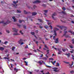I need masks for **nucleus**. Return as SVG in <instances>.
Wrapping results in <instances>:
<instances>
[{"mask_svg": "<svg viewBox=\"0 0 74 74\" xmlns=\"http://www.w3.org/2000/svg\"><path fill=\"white\" fill-rule=\"evenodd\" d=\"M57 27H59L61 29V30L63 29H64V34L63 35V36H65L66 37L68 38H70V37L69 36V35H66V34H67V32L66 31H65V30H66V29H67V27H66L65 26H60V25H57Z\"/></svg>", "mask_w": 74, "mask_h": 74, "instance_id": "obj_1", "label": "nucleus"}, {"mask_svg": "<svg viewBox=\"0 0 74 74\" xmlns=\"http://www.w3.org/2000/svg\"><path fill=\"white\" fill-rule=\"evenodd\" d=\"M59 29L57 28H54V29L53 30L54 31V35L56 36H57V34H56V30H58Z\"/></svg>", "mask_w": 74, "mask_h": 74, "instance_id": "obj_2", "label": "nucleus"}, {"mask_svg": "<svg viewBox=\"0 0 74 74\" xmlns=\"http://www.w3.org/2000/svg\"><path fill=\"white\" fill-rule=\"evenodd\" d=\"M18 42L19 44H21V45H22V44H24V42H23V40L21 39H20V40L18 41Z\"/></svg>", "mask_w": 74, "mask_h": 74, "instance_id": "obj_3", "label": "nucleus"}, {"mask_svg": "<svg viewBox=\"0 0 74 74\" xmlns=\"http://www.w3.org/2000/svg\"><path fill=\"white\" fill-rule=\"evenodd\" d=\"M57 50H58V55H61V53H62V51H61V49H57Z\"/></svg>", "mask_w": 74, "mask_h": 74, "instance_id": "obj_4", "label": "nucleus"}, {"mask_svg": "<svg viewBox=\"0 0 74 74\" xmlns=\"http://www.w3.org/2000/svg\"><path fill=\"white\" fill-rule=\"evenodd\" d=\"M37 63L40 64V66H41L42 64V63H44V61L42 60H40Z\"/></svg>", "mask_w": 74, "mask_h": 74, "instance_id": "obj_5", "label": "nucleus"}, {"mask_svg": "<svg viewBox=\"0 0 74 74\" xmlns=\"http://www.w3.org/2000/svg\"><path fill=\"white\" fill-rule=\"evenodd\" d=\"M0 23H3L5 25H7L8 24V21L6 22L5 23L4 22V21H0Z\"/></svg>", "mask_w": 74, "mask_h": 74, "instance_id": "obj_6", "label": "nucleus"}, {"mask_svg": "<svg viewBox=\"0 0 74 74\" xmlns=\"http://www.w3.org/2000/svg\"><path fill=\"white\" fill-rule=\"evenodd\" d=\"M41 3V1L39 0H36V1H34L33 2V3Z\"/></svg>", "mask_w": 74, "mask_h": 74, "instance_id": "obj_7", "label": "nucleus"}, {"mask_svg": "<svg viewBox=\"0 0 74 74\" xmlns=\"http://www.w3.org/2000/svg\"><path fill=\"white\" fill-rule=\"evenodd\" d=\"M13 30H14V32L17 33H18V29H16V28H13Z\"/></svg>", "mask_w": 74, "mask_h": 74, "instance_id": "obj_8", "label": "nucleus"}, {"mask_svg": "<svg viewBox=\"0 0 74 74\" xmlns=\"http://www.w3.org/2000/svg\"><path fill=\"white\" fill-rule=\"evenodd\" d=\"M72 64H69V68H72L73 67V66H73V64H74V62L73 61L72 62Z\"/></svg>", "mask_w": 74, "mask_h": 74, "instance_id": "obj_9", "label": "nucleus"}, {"mask_svg": "<svg viewBox=\"0 0 74 74\" xmlns=\"http://www.w3.org/2000/svg\"><path fill=\"white\" fill-rule=\"evenodd\" d=\"M47 54L45 55V56H46V57H47V58H48V56H47V54H49V50H47Z\"/></svg>", "mask_w": 74, "mask_h": 74, "instance_id": "obj_10", "label": "nucleus"}, {"mask_svg": "<svg viewBox=\"0 0 74 74\" xmlns=\"http://www.w3.org/2000/svg\"><path fill=\"white\" fill-rule=\"evenodd\" d=\"M59 41V38H57L55 39V40L54 41L55 43H58Z\"/></svg>", "mask_w": 74, "mask_h": 74, "instance_id": "obj_11", "label": "nucleus"}, {"mask_svg": "<svg viewBox=\"0 0 74 74\" xmlns=\"http://www.w3.org/2000/svg\"><path fill=\"white\" fill-rule=\"evenodd\" d=\"M56 15V13H54V14H52V17L54 20H55V18H54L53 16H55Z\"/></svg>", "mask_w": 74, "mask_h": 74, "instance_id": "obj_12", "label": "nucleus"}, {"mask_svg": "<svg viewBox=\"0 0 74 74\" xmlns=\"http://www.w3.org/2000/svg\"><path fill=\"white\" fill-rule=\"evenodd\" d=\"M24 12L25 14H30V12H27L25 10L24 11Z\"/></svg>", "mask_w": 74, "mask_h": 74, "instance_id": "obj_13", "label": "nucleus"}, {"mask_svg": "<svg viewBox=\"0 0 74 74\" xmlns=\"http://www.w3.org/2000/svg\"><path fill=\"white\" fill-rule=\"evenodd\" d=\"M32 14L33 16H35V15H36V14H37V13L36 12H33L32 13Z\"/></svg>", "mask_w": 74, "mask_h": 74, "instance_id": "obj_14", "label": "nucleus"}, {"mask_svg": "<svg viewBox=\"0 0 74 74\" xmlns=\"http://www.w3.org/2000/svg\"><path fill=\"white\" fill-rule=\"evenodd\" d=\"M62 50L63 51V52H65V51H68V49H62Z\"/></svg>", "mask_w": 74, "mask_h": 74, "instance_id": "obj_15", "label": "nucleus"}, {"mask_svg": "<svg viewBox=\"0 0 74 74\" xmlns=\"http://www.w3.org/2000/svg\"><path fill=\"white\" fill-rule=\"evenodd\" d=\"M12 18L14 19V22H16V19L15 18V16L12 17Z\"/></svg>", "mask_w": 74, "mask_h": 74, "instance_id": "obj_16", "label": "nucleus"}, {"mask_svg": "<svg viewBox=\"0 0 74 74\" xmlns=\"http://www.w3.org/2000/svg\"><path fill=\"white\" fill-rule=\"evenodd\" d=\"M4 50V48L3 47H0V50L1 51H3Z\"/></svg>", "mask_w": 74, "mask_h": 74, "instance_id": "obj_17", "label": "nucleus"}, {"mask_svg": "<svg viewBox=\"0 0 74 74\" xmlns=\"http://www.w3.org/2000/svg\"><path fill=\"white\" fill-rule=\"evenodd\" d=\"M43 11H44V12H45L44 15H46L47 14L46 13H47V12H48V10H44Z\"/></svg>", "mask_w": 74, "mask_h": 74, "instance_id": "obj_18", "label": "nucleus"}, {"mask_svg": "<svg viewBox=\"0 0 74 74\" xmlns=\"http://www.w3.org/2000/svg\"><path fill=\"white\" fill-rule=\"evenodd\" d=\"M14 70L16 71V72H18L19 71V69H16V68H14Z\"/></svg>", "mask_w": 74, "mask_h": 74, "instance_id": "obj_19", "label": "nucleus"}, {"mask_svg": "<svg viewBox=\"0 0 74 74\" xmlns=\"http://www.w3.org/2000/svg\"><path fill=\"white\" fill-rule=\"evenodd\" d=\"M38 21H39L40 22H42V20L41 19L38 18Z\"/></svg>", "mask_w": 74, "mask_h": 74, "instance_id": "obj_20", "label": "nucleus"}, {"mask_svg": "<svg viewBox=\"0 0 74 74\" xmlns=\"http://www.w3.org/2000/svg\"><path fill=\"white\" fill-rule=\"evenodd\" d=\"M62 14H63L64 15H67V14L66 13V12L62 11Z\"/></svg>", "mask_w": 74, "mask_h": 74, "instance_id": "obj_21", "label": "nucleus"}, {"mask_svg": "<svg viewBox=\"0 0 74 74\" xmlns=\"http://www.w3.org/2000/svg\"><path fill=\"white\" fill-rule=\"evenodd\" d=\"M51 62L52 63V64H53V65H54L55 64L54 63H56V61H55L53 62V61H51Z\"/></svg>", "mask_w": 74, "mask_h": 74, "instance_id": "obj_22", "label": "nucleus"}, {"mask_svg": "<svg viewBox=\"0 0 74 74\" xmlns=\"http://www.w3.org/2000/svg\"><path fill=\"white\" fill-rule=\"evenodd\" d=\"M68 32H70L72 34H73V35H74V32H72L71 31H68Z\"/></svg>", "mask_w": 74, "mask_h": 74, "instance_id": "obj_23", "label": "nucleus"}, {"mask_svg": "<svg viewBox=\"0 0 74 74\" xmlns=\"http://www.w3.org/2000/svg\"><path fill=\"white\" fill-rule=\"evenodd\" d=\"M13 36H19V35H20V34H19L14 33L13 34Z\"/></svg>", "mask_w": 74, "mask_h": 74, "instance_id": "obj_24", "label": "nucleus"}, {"mask_svg": "<svg viewBox=\"0 0 74 74\" xmlns=\"http://www.w3.org/2000/svg\"><path fill=\"white\" fill-rule=\"evenodd\" d=\"M65 55H67L68 57H70V53H66Z\"/></svg>", "mask_w": 74, "mask_h": 74, "instance_id": "obj_25", "label": "nucleus"}, {"mask_svg": "<svg viewBox=\"0 0 74 74\" xmlns=\"http://www.w3.org/2000/svg\"><path fill=\"white\" fill-rule=\"evenodd\" d=\"M56 64V66H57V67H59V66H60V64H59V63H57Z\"/></svg>", "mask_w": 74, "mask_h": 74, "instance_id": "obj_26", "label": "nucleus"}, {"mask_svg": "<svg viewBox=\"0 0 74 74\" xmlns=\"http://www.w3.org/2000/svg\"><path fill=\"white\" fill-rule=\"evenodd\" d=\"M43 60H47V58L46 57H43L42 58Z\"/></svg>", "mask_w": 74, "mask_h": 74, "instance_id": "obj_27", "label": "nucleus"}, {"mask_svg": "<svg viewBox=\"0 0 74 74\" xmlns=\"http://www.w3.org/2000/svg\"><path fill=\"white\" fill-rule=\"evenodd\" d=\"M23 21H24L23 20H19V23H22V22H23Z\"/></svg>", "mask_w": 74, "mask_h": 74, "instance_id": "obj_28", "label": "nucleus"}, {"mask_svg": "<svg viewBox=\"0 0 74 74\" xmlns=\"http://www.w3.org/2000/svg\"><path fill=\"white\" fill-rule=\"evenodd\" d=\"M49 26H47V25H45V28H46V29H48V28Z\"/></svg>", "mask_w": 74, "mask_h": 74, "instance_id": "obj_29", "label": "nucleus"}, {"mask_svg": "<svg viewBox=\"0 0 74 74\" xmlns=\"http://www.w3.org/2000/svg\"><path fill=\"white\" fill-rule=\"evenodd\" d=\"M24 62L25 63H26L25 64L26 66H27V65H28V64H27V63H28V62H26V61H25Z\"/></svg>", "mask_w": 74, "mask_h": 74, "instance_id": "obj_30", "label": "nucleus"}, {"mask_svg": "<svg viewBox=\"0 0 74 74\" xmlns=\"http://www.w3.org/2000/svg\"><path fill=\"white\" fill-rule=\"evenodd\" d=\"M53 71H54V72H58L59 71V70H56V69H54L53 70Z\"/></svg>", "mask_w": 74, "mask_h": 74, "instance_id": "obj_31", "label": "nucleus"}, {"mask_svg": "<svg viewBox=\"0 0 74 74\" xmlns=\"http://www.w3.org/2000/svg\"><path fill=\"white\" fill-rule=\"evenodd\" d=\"M45 48H46L47 49H49L48 48V47H47V45H45Z\"/></svg>", "mask_w": 74, "mask_h": 74, "instance_id": "obj_32", "label": "nucleus"}, {"mask_svg": "<svg viewBox=\"0 0 74 74\" xmlns=\"http://www.w3.org/2000/svg\"><path fill=\"white\" fill-rule=\"evenodd\" d=\"M31 34H32V35H34V34H35V33H34V32H31Z\"/></svg>", "mask_w": 74, "mask_h": 74, "instance_id": "obj_33", "label": "nucleus"}, {"mask_svg": "<svg viewBox=\"0 0 74 74\" xmlns=\"http://www.w3.org/2000/svg\"><path fill=\"white\" fill-rule=\"evenodd\" d=\"M17 13H21V11L19 10H17Z\"/></svg>", "mask_w": 74, "mask_h": 74, "instance_id": "obj_34", "label": "nucleus"}, {"mask_svg": "<svg viewBox=\"0 0 74 74\" xmlns=\"http://www.w3.org/2000/svg\"><path fill=\"white\" fill-rule=\"evenodd\" d=\"M52 48H54L55 50H57V48H55V46H52Z\"/></svg>", "mask_w": 74, "mask_h": 74, "instance_id": "obj_35", "label": "nucleus"}, {"mask_svg": "<svg viewBox=\"0 0 74 74\" xmlns=\"http://www.w3.org/2000/svg\"><path fill=\"white\" fill-rule=\"evenodd\" d=\"M13 3H14V4H16L17 3H18V1H17L16 2H15V1H13Z\"/></svg>", "mask_w": 74, "mask_h": 74, "instance_id": "obj_36", "label": "nucleus"}, {"mask_svg": "<svg viewBox=\"0 0 74 74\" xmlns=\"http://www.w3.org/2000/svg\"><path fill=\"white\" fill-rule=\"evenodd\" d=\"M42 7H46V5L45 4H43L42 5Z\"/></svg>", "mask_w": 74, "mask_h": 74, "instance_id": "obj_37", "label": "nucleus"}, {"mask_svg": "<svg viewBox=\"0 0 74 74\" xmlns=\"http://www.w3.org/2000/svg\"><path fill=\"white\" fill-rule=\"evenodd\" d=\"M33 40L35 42H36V44H38V41H36V40H35V39H34Z\"/></svg>", "mask_w": 74, "mask_h": 74, "instance_id": "obj_38", "label": "nucleus"}, {"mask_svg": "<svg viewBox=\"0 0 74 74\" xmlns=\"http://www.w3.org/2000/svg\"><path fill=\"white\" fill-rule=\"evenodd\" d=\"M37 8V6H36L35 5H34L33 6V8H34V9H35V8Z\"/></svg>", "mask_w": 74, "mask_h": 74, "instance_id": "obj_39", "label": "nucleus"}, {"mask_svg": "<svg viewBox=\"0 0 74 74\" xmlns=\"http://www.w3.org/2000/svg\"><path fill=\"white\" fill-rule=\"evenodd\" d=\"M62 9L63 10H64V11H65V10H66V9L65 8L63 7V8H62Z\"/></svg>", "mask_w": 74, "mask_h": 74, "instance_id": "obj_40", "label": "nucleus"}, {"mask_svg": "<svg viewBox=\"0 0 74 74\" xmlns=\"http://www.w3.org/2000/svg\"><path fill=\"white\" fill-rule=\"evenodd\" d=\"M69 47L71 49H73V46H70Z\"/></svg>", "mask_w": 74, "mask_h": 74, "instance_id": "obj_41", "label": "nucleus"}, {"mask_svg": "<svg viewBox=\"0 0 74 74\" xmlns=\"http://www.w3.org/2000/svg\"><path fill=\"white\" fill-rule=\"evenodd\" d=\"M70 72L71 74H73V73H74V71H70Z\"/></svg>", "mask_w": 74, "mask_h": 74, "instance_id": "obj_42", "label": "nucleus"}, {"mask_svg": "<svg viewBox=\"0 0 74 74\" xmlns=\"http://www.w3.org/2000/svg\"><path fill=\"white\" fill-rule=\"evenodd\" d=\"M7 43H8V42L7 41H6L4 43H3L4 44H6Z\"/></svg>", "mask_w": 74, "mask_h": 74, "instance_id": "obj_43", "label": "nucleus"}, {"mask_svg": "<svg viewBox=\"0 0 74 74\" xmlns=\"http://www.w3.org/2000/svg\"><path fill=\"white\" fill-rule=\"evenodd\" d=\"M72 59L73 60H74V56L72 55Z\"/></svg>", "mask_w": 74, "mask_h": 74, "instance_id": "obj_44", "label": "nucleus"}, {"mask_svg": "<svg viewBox=\"0 0 74 74\" xmlns=\"http://www.w3.org/2000/svg\"><path fill=\"white\" fill-rule=\"evenodd\" d=\"M15 47H13L12 49V51H14V49H15Z\"/></svg>", "mask_w": 74, "mask_h": 74, "instance_id": "obj_45", "label": "nucleus"}, {"mask_svg": "<svg viewBox=\"0 0 74 74\" xmlns=\"http://www.w3.org/2000/svg\"><path fill=\"white\" fill-rule=\"evenodd\" d=\"M49 27L50 28V29H52V26L51 25H50Z\"/></svg>", "mask_w": 74, "mask_h": 74, "instance_id": "obj_46", "label": "nucleus"}, {"mask_svg": "<svg viewBox=\"0 0 74 74\" xmlns=\"http://www.w3.org/2000/svg\"><path fill=\"white\" fill-rule=\"evenodd\" d=\"M20 33H21V34H23V32H22L21 31H20Z\"/></svg>", "mask_w": 74, "mask_h": 74, "instance_id": "obj_47", "label": "nucleus"}, {"mask_svg": "<svg viewBox=\"0 0 74 74\" xmlns=\"http://www.w3.org/2000/svg\"><path fill=\"white\" fill-rule=\"evenodd\" d=\"M64 63H66V64H69V62H66L65 61H64Z\"/></svg>", "mask_w": 74, "mask_h": 74, "instance_id": "obj_48", "label": "nucleus"}, {"mask_svg": "<svg viewBox=\"0 0 74 74\" xmlns=\"http://www.w3.org/2000/svg\"><path fill=\"white\" fill-rule=\"evenodd\" d=\"M23 27V28H24V29H26V27L24 25Z\"/></svg>", "mask_w": 74, "mask_h": 74, "instance_id": "obj_49", "label": "nucleus"}, {"mask_svg": "<svg viewBox=\"0 0 74 74\" xmlns=\"http://www.w3.org/2000/svg\"><path fill=\"white\" fill-rule=\"evenodd\" d=\"M6 32H7L8 33H10V31L8 30H6Z\"/></svg>", "mask_w": 74, "mask_h": 74, "instance_id": "obj_50", "label": "nucleus"}, {"mask_svg": "<svg viewBox=\"0 0 74 74\" xmlns=\"http://www.w3.org/2000/svg\"><path fill=\"white\" fill-rule=\"evenodd\" d=\"M28 8H29V9H32V8L30 6H28Z\"/></svg>", "mask_w": 74, "mask_h": 74, "instance_id": "obj_51", "label": "nucleus"}, {"mask_svg": "<svg viewBox=\"0 0 74 74\" xmlns=\"http://www.w3.org/2000/svg\"><path fill=\"white\" fill-rule=\"evenodd\" d=\"M26 59V58H23V60H25Z\"/></svg>", "mask_w": 74, "mask_h": 74, "instance_id": "obj_52", "label": "nucleus"}, {"mask_svg": "<svg viewBox=\"0 0 74 74\" xmlns=\"http://www.w3.org/2000/svg\"><path fill=\"white\" fill-rule=\"evenodd\" d=\"M42 57H43V54H42L40 56V58H42Z\"/></svg>", "mask_w": 74, "mask_h": 74, "instance_id": "obj_53", "label": "nucleus"}, {"mask_svg": "<svg viewBox=\"0 0 74 74\" xmlns=\"http://www.w3.org/2000/svg\"><path fill=\"white\" fill-rule=\"evenodd\" d=\"M53 39L54 40H55V36H53Z\"/></svg>", "mask_w": 74, "mask_h": 74, "instance_id": "obj_54", "label": "nucleus"}, {"mask_svg": "<svg viewBox=\"0 0 74 74\" xmlns=\"http://www.w3.org/2000/svg\"><path fill=\"white\" fill-rule=\"evenodd\" d=\"M49 60H53V59L51 58H49Z\"/></svg>", "mask_w": 74, "mask_h": 74, "instance_id": "obj_55", "label": "nucleus"}, {"mask_svg": "<svg viewBox=\"0 0 74 74\" xmlns=\"http://www.w3.org/2000/svg\"><path fill=\"white\" fill-rule=\"evenodd\" d=\"M47 24L48 25H51V23H47Z\"/></svg>", "mask_w": 74, "mask_h": 74, "instance_id": "obj_56", "label": "nucleus"}, {"mask_svg": "<svg viewBox=\"0 0 74 74\" xmlns=\"http://www.w3.org/2000/svg\"><path fill=\"white\" fill-rule=\"evenodd\" d=\"M38 38H39V40H42V39L41 38H40V37H39Z\"/></svg>", "mask_w": 74, "mask_h": 74, "instance_id": "obj_57", "label": "nucleus"}, {"mask_svg": "<svg viewBox=\"0 0 74 74\" xmlns=\"http://www.w3.org/2000/svg\"><path fill=\"white\" fill-rule=\"evenodd\" d=\"M46 67H51V66H46Z\"/></svg>", "mask_w": 74, "mask_h": 74, "instance_id": "obj_58", "label": "nucleus"}, {"mask_svg": "<svg viewBox=\"0 0 74 74\" xmlns=\"http://www.w3.org/2000/svg\"><path fill=\"white\" fill-rule=\"evenodd\" d=\"M36 33H38V30H36Z\"/></svg>", "mask_w": 74, "mask_h": 74, "instance_id": "obj_59", "label": "nucleus"}, {"mask_svg": "<svg viewBox=\"0 0 74 74\" xmlns=\"http://www.w3.org/2000/svg\"><path fill=\"white\" fill-rule=\"evenodd\" d=\"M54 69H55V70H57L58 69L57 68H54Z\"/></svg>", "mask_w": 74, "mask_h": 74, "instance_id": "obj_60", "label": "nucleus"}, {"mask_svg": "<svg viewBox=\"0 0 74 74\" xmlns=\"http://www.w3.org/2000/svg\"><path fill=\"white\" fill-rule=\"evenodd\" d=\"M39 27L40 29H42V26H39Z\"/></svg>", "mask_w": 74, "mask_h": 74, "instance_id": "obj_61", "label": "nucleus"}, {"mask_svg": "<svg viewBox=\"0 0 74 74\" xmlns=\"http://www.w3.org/2000/svg\"><path fill=\"white\" fill-rule=\"evenodd\" d=\"M34 52H37V51L36 50H34Z\"/></svg>", "mask_w": 74, "mask_h": 74, "instance_id": "obj_62", "label": "nucleus"}, {"mask_svg": "<svg viewBox=\"0 0 74 74\" xmlns=\"http://www.w3.org/2000/svg\"><path fill=\"white\" fill-rule=\"evenodd\" d=\"M45 74H50L49 73V72H48L47 73H46Z\"/></svg>", "mask_w": 74, "mask_h": 74, "instance_id": "obj_63", "label": "nucleus"}, {"mask_svg": "<svg viewBox=\"0 0 74 74\" xmlns=\"http://www.w3.org/2000/svg\"><path fill=\"white\" fill-rule=\"evenodd\" d=\"M71 22L72 23H73L74 24V22L73 21H71Z\"/></svg>", "mask_w": 74, "mask_h": 74, "instance_id": "obj_64", "label": "nucleus"}]
</instances>
